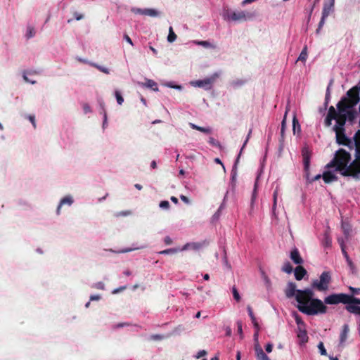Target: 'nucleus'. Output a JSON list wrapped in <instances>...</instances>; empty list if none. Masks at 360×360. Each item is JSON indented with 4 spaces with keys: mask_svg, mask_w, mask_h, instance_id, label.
I'll list each match as a JSON object with an SVG mask.
<instances>
[{
    "mask_svg": "<svg viewBox=\"0 0 360 360\" xmlns=\"http://www.w3.org/2000/svg\"><path fill=\"white\" fill-rule=\"evenodd\" d=\"M209 143L213 146H219V142L213 137H210Z\"/></svg>",
    "mask_w": 360,
    "mask_h": 360,
    "instance_id": "nucleus-58",
    "label": "nucleus"
},
{
    "mask_svg": "<svg viewBox=\"0 0 360 360\" xmlns=\"http://www.w3.org/2000/svg\"><path fill=\"white\" fill-rule=\"evenodd\" d=\"M219 77V74L217 72L214 73L209 77H207L202 80H195L191 82V84L195 87L203 88L206 90H209L212 88V84Z\"/></svg>",
    "mask_w": 360,
    "mask_h": 360,
    "instance_id": "nucleus-7",
    "label": "nucleus"
},
{
    "mask_svg": "<svg viewBox=\"0 0 360 360\" xmlns=\"http://www.w3.org/2000/svg\"><path fill=\"white\" fill-rule=\"evenodd\" d=\"M345 309L349 313L360 315V307L354 304L346 305Z\"/></svg>",
    "mask_w": 360,
    "mask_h": 360,
    "instance_id": "nucleus-26",
    "label": "nucleus"
},
{
    "mask_svg": "<svg viewBox=\"0 0 360 360\" xmlns=\"http://www.w3.org/2000/svg\"><path fill=\"white\" fill-rule=\"evenodd\" d=\"M336 115V110L333 106H330L328 109L327 116L325 119V124L326 127H329L331 124L333 120H335Z\"/></svg>",
    "mask_w": 360,
    "mask_h": 360,
    "instance_id": "nucleus-19",
    "label": "nucleus"
},
{
    "mask_svg": "<svg viewBox=\"0 0 360 360\" xmlns=\"http://www.w3.org/2000/svg\"><path fill=\"white\" fill-rule=\"evenodd\" d=\"M322 244L325 248H330L332 245V239L328 232H325Z\"/></svg>",
    "mask_w": 360,
    "mask_h": 360,
    "instance_id": "nucleus-27",
    "label": "nucleus"
},
{
    "mask_svg": "<svg viewBox=\"0 0 360 360\" xmlns=\"http://www.w3.org/2000/svg\"><path fill=\"white\" fill-rule=\"evenodd\" d=\"M349 295L345 293H333L324 298L326 304H345L349 305Z\"/></svg>",
    "mask_w": 360,
    "mask_h": 360,
    "instance_id": "nucleus-5",
    "label": "nucleus"
},
{
    "mask_svg": "<svg viewBox=\"0 0 360 360\" xmlns=\"http://www.w3.org/2000/svg\"><path fill=\"white\" fill-rule=\"evenodd\" d=\"M295 277L297 281L302 280L307 274V270L301 265L297 266L294 271Z\"/></svg>",
    "mask_w": 360,
    "mask_h": 360,
    "instance_id": "nucleus-22",
    "label": "nucleus"
},
{
    "mask_svg": "<svg viewBox=\"0 0 360 360\" xmlns=\"http://www.w3.org/2000/svg\"><path fill=\"white\" fill-rule=\"evenodd\" d=\"M349 304H360V299L349 295Z\"/></svg>",
    "mask_w": 360,
    "mask_h": 360,
    "instance_id": "nucleus-39",
    "label": "nucleus"
},
{
    "mask_svg": "<svg viewBox=\"0 0 360 360\" xmlns=\"http://www.w3.org/2000/svg\"><path fill=\"white\" fill-rule=\"evenodd\" d=\"M164 338L163 335H151L150 338L153 340H161Z\"/></svg>",
    "mask_w": 360,
    "mask_h": 360,
    "instance_id": "nucleus-57",
    "label": "nucleus"
},
{
    "mask_svg": "<svg viewBox=\"0 0 360 360\" xmlns=\"http://www.w3.org/2000/svg\"><path fill=\"white\" fill-rule=\"evenodd\" d=\"M285 124H286V114L285 115V116L282 120V122H281V134L282 137H283V136H284Z\"/></svg>",
    "mask_w": 360,
    "mask_h": 360,
    "instance_id": "nucleus-45",
    "label": "nucleus"
},
{
    "mask_svg": "<svg viewBox=\"0 0 360 360\" xmlns=\"http://www.w3.org/2000/svg\"><path fill=\"white\" fill-rule=\"evenodd\" d=\"M195 43L198 45L202 46L205 48H214V46L207 41H196Z\"/></svg>",
    "mask_w": 360,
    "mask_h": 360,
    "instance_id": "nucleus-41",
    "label": "nucleus"
},
{
    "mask_svg": "<svg viewBox=\"0 0 360 360\" xmlns=\"http://www.w3.org/2000/svg\"><path fill=\"white\" fill-rule=\"evenodd\" d=\"M333 131L335 132L338 144L350 147L352 141L345 135V129H333Z\"/></svg>",
    "mask_w": 360,
    "mask_h": 360,
    "instance_id": "nucleus-9",
    "label": "nucleus"
},
{
    "mask_svg": "<svg viewBox=\"0 0 360 360\" xmlns=\"http://www.w3.org/2000/svg\"><path fill=\"white\" fill-rule=\"evenodd\" d=\"M94 66L95 68H96L98 70H99L100 71H101L102 72L105 73V74H109V70H108V68L102 67V66H100V65H96V64H94Z\"/></svg>",
    "mask_w": 360,
    "mask_h": 360,
    "instance_id": "nucleus-48",
    "label": "nucleus"
},
{
    "mask_svg": "<svg viewBox=\"0 0 360 360\" xmlns=\"http://www.w3.org/2000/svg\"><path fill=\"white\" fill-rule=\"evenodd\" d=\"M255 351L257 360H271L269 357L264 352L259 343H256L255 345Z\"/></svg>",
    "mask_w": 360,
    "mask_h": 360,
    "instance_id": "nucleus-16",
    "label": "nucleus"
},
{
    "mask_svg": "<svg viewBox=\"0 0 360 360\" xmlns=\"http://www.w3.org/2000/svg\"><path fill=\"white\" fill-rule=\"evenodd\" d=\"M73 202V200L72 198V197L70 196H66L65 198H63L60 202V204L58 205V208H57V214H60V208L61 207L65 205V204H67L68 205H71Z\"/></svg>",
    "mask_w": 360,
    "mask_h": 360,
    "instance_id": "nucleus-25",
    "label": "nucleus"
},
{
    "mask_svg": "<svg viewBox=\"0 0 360 360\" xmlns=\"http://www.w3.org/2000/svg\"><path fill=\"white\" fill-rule=\"evenodd\" d=\"M143 15H148L150 17H156L159 15V13L153 8H145L143 9Z\"/></svg>",
    "mask_w": 360,
    "mask_h": 360,
    "instance_id": "nucleus-29",
    "label": "nucleus"
},
{
    "mask_svg": "<svg viewBox=\"0 0 360 360\" xmlns=\"http://www.w3.org/2000/svg\"><path fill=\"white\" fill-rule=\"evenodd\" d=\"M336 124L333 127V129H345V125L347 121V115L345 112L336 111L335 118Z\"/></svg>",
    "mask_w": 360,
    "mask_h": 360,
    "instance_id": "nucleus-10",
    "label": "nucleus"
},
{
    "mask_svg": "<svg viewBox=\"0 0 360 360\" xmlns=\"http://www.w3.org/2000/svg\"><path fill=\"white\" fill-rule=\"evenodd\" d=\"M198 131H200L201 132H203V133L207 134L212 133V129L210 127H199V128H198Z\"/></svg>",
    "mask_w": 360,
    "mask_h": 360,
    "instance_id": "nucleus-47",
    "label": "nucleus"
},
{
    "mask_svg": "<svg viewBox=\"0 0 360 360\" xmlns=\"http://www.w3.org/2000/svg\"><path fill=\"white\" fill-rule=\"evenodd\" d=\"M322 177L326 184H329L337 179V176L329 171L324 172L322 174Z\"/></svg>",
    "mask_w": 360,
    "mask_h": 360,
    "instance_id": "nucleus-24",
    "label": "nucleus"
},
{
    "mask_svg": "<svg viewBox=\"0 0 360 360\" xmlns=\"http://www.w3.org/2000/svg\"><path fill=\"white\" fill-rule=\"evenodd\" d=\"M299 329L300 331L299 333L297 334L298 338L302 339L303 342H307L308 340V337L306 330L304 329L302 330L301 328Z\"/></svg>",
    "mask_w": 360,
    "mask_h": 360,
    "instance_id": "nucleus-32",
    "label": "nucleus"
},
{
    "mask_svg": "<svg viewBox=\"0 0 360 360\" xmlns=\"http://www.w3.org/2000/svg\"><path fill=\"white\" fill-rule=\"evenodd\" d=\"M353 103L347 97H342L337 104L338 111L346 112L347 109H349L355 106Z\"/></svg>",
    "mask_w": 360,
    "mask_h": 360,
    "instance_id": "nucleus-11",
    "label": "nucleus"
},
{
    "mask_svg": "<svg viewBox=\"0 0 360 360\" xmlns=\"http://www.w3.org/2000/svg\"><path fill=\"white\" fill-rule=\"evenodd\" d=\"M265 349L268 353L271 352L273 349V345L271 343H268L265 347Z\"/></svg>",
    "mask_w": 360,
    "mask_h": 360,
    "instance_id": "nucleus-62",
    "label": "nucleus"
},
{
    "mask_svg": "<svg viewBox=\"0 0 360 360\" xmlns=\"http://www.w3.org/2000/svg\"><path fill=\"white\" fill-rule=\"evenodd\" d=\"M306 173V178H307V181L309 182V183H311L314 181H316V180H319L321 179V177L322 176V175L321 174H317L314 177H313L312 179H310L309 178V172H305Z\"/></svg>",
    "mask_w": 360,
    "mask_h": 360,
    "instance_id": "nucleus-38",
    "label": "nucleus"
},
{
    "mask_svg": "<svg viewBox=\"0 0 360 360\" xmlns=\"http://www.w3.org/2000/svg\"><path fill=\"white\" fill-rule=\"evenodd\" d=\"M205 243L201 242H191L185 244L181 247V251L191 250L195 252H199V250L204 246Z\"/></svg>",
    "mask_w": 360,
    "mask_h": 360,
    "instance_id": "nucleus-12",
    "label": "nucleus"
},
{
    "mask_svg": "<svg viewBox=\"0 0 360 360\" xmlns=\"http://www.w3.org/2000/svg\"><path fill=\"white\" fill-rule=\"evenodd\" d=\"M166 245H171L172 243V240L170 237L166 236L164 240Z\"/></svg>",
    "mask_w": 360,
    "mask_h": 360,
    "instance_id": "nucleus-64",
    "label": "nucleus"
},
{
    "mask_svg": "<svg viewBox=\"0 0 360 360\" xmlns=\"http://www.w3.org/2000/svg\"><path fill=\"white\" fill-rule=\"evenodd\" d=\"M145 85L148 87V88H150L152 89H153L154 91H158V87H157V84L151 80V79H148L145 84Z\"/></svg>",
    "mask_w": 360,
    "mask_h": 360,
    "instance_id": "nucleus-36",
    "label": "nucleus"
},
{
    "mask_svg": "<svg viewBox=\"0 0 360 360\" xmlns=\"http://www.w3.org/2000/svg\"><path fill=\"white\" fill-rule=\"evenodd\" d=\"M74 17L77 20H80L84 18V15L82 14H79L77 12L74 13Z\"/></svg>",
    "mask_w": 360,
    "mask_h": 360,
    "instance_id": "nucleus-63",
    "label": "nucleus"
},
{
    "mask_svg": "<svg viewBox=\"0 0 360 360\" xmlns=\"http://www.w3.org/2000/svg\"><path fill=\"white\" fill-rule=\"evenodd\" d=\"M346 261L351 270L354 271L355 269V266L350 257L346 259Z\"/></svg>",
    "mask_w": 360,
    "mask_h": 360,
    "instance_id": "nucleus-54",
    "label": "nucleus"
},
{
    "mask_svg": "<svg viewBox=\"0 0 360 360\" xmlns=\"http://www.w3.org/2000/svg\"><path fill=\"white\" fill-rule=\"evenodd\" d=\"M115 96L116 97V99H117V102L119 105H122L124 102V98L122 96L120 92L119 91H115Z\"/></svg>",
    "mask_w": 360,
    "mask_h": 360,
    "instance_id": "nucleus-40",
    "label": "nucleus"
},
{
    "mask_svg": "<svg viewBox=\"0 0 360 360\" xmlns=\"http://www.w3.org/2000/svg\"><path fill=\"white\" fill-rule=\"evenodd\" d=\"M349 331V326L345 324L342 326V331L340 335V344L343 345L347 338V335Z\"/></svg>",
    "mask_w": 360,
    "mask_h": 360,
    "instance_id": "nucleus-23",
    "label": "nucleus"
},
{
    "mask_svg": "<svg viewBox=\"0 0 360 360\" xmlns=\"http://www.w3.org/2000/svg\"><path fill=\"white\" fill-rule=\"evenodd\" d=\"M318 348L319 349L320 354L321 355L326 356L327 355L326 349L324 347L323 343L322 342H320L318 345Z\"/></svg>",
    "mask_w": 360,
    "mask_h": 360,
    "instance_id": "nucleus-42",
    "label": "nucleus"
},
{
    "mask_svg": "<svg viewBox=\"0 0 360 360\" xmlns=\"http://www.w3.org/2000/svg\"><path fill=\"white\" fill-rule=\"evenodd\" d=\"M297 309L307 315L325 314L327 311V307L317 298L312 299L308 305L297 306Z\"/></svg>",
    "mask_w": 360,
    "mask_h": 360,
    "instance_id": "nucleus-2",
    "label": "nucleus"
},
{
    "mask_svg": "<svg viewBox=\"0 0 360 360\" xmlns=\"http://www.w3.org/2000/svg\"><path fill=\"white\" fill-rule=\"evenodd\" d=\"M31 74V72H27V71H25L23 72V79H25V82H31L32 84H35V81H30V79L27 78V74Z\"/></svg>",
    "mask_w": 360,
    "mask_h": 360,
    "instance_id": "nucleus-56",
    "label": "nucleus"
},
{
    "mask_svg": "<svg viewBox=\"0 0 360 360\" xmlns=\"http://www.w3.org/2000/svg\"><path fill=\"white\" fill-rule=\"evenodd\" d=\"M131 11L133 13H136V14H141V15H143V9L134 8L131 9Z\"/></svg>",
    "mask_w": 360,
    "mask_h": 360,
    "instance_id": "nucleus-60",
    "label": "nucleus"
},
{
    "mask_svg": "<svg viewBox=\"0 0 360 360\" xmlns=\"http://www.w3.org/2000/svg\"><path fill=\"white\" fill-rule=\"evenodd\" d=\"M347 98H349L352 103L353 105H356L360 100L359 95V88L357 86L352 87L347 92Z\"/></svg>",
    "mask_w": 360,
    "mask_h": 360,
    "instance_id": "nucleus-14",
    "label": "nucleus"
},
{
    "mask_svg": "<svg viewBox=\"0 0 360 360\" xmlns=\"http://www.w3.org/2000/svg\"><path fill=\"white\" fill-rule=\"evenodd\" d=\"M247 310H248V314H249V316H250V317L251 319V321H252V324L254 326V328L257 330V333L255 334V338H257L258 331L259 330V323H258V322H257V321L256 319V317L254 315L252 309V307L250 305L248 306Z\"/></svg>",
    "mask_w": 360,
    "mask_h": 360,
    "instance_id": "nucleus-18",
    "label": "nucleus"
},
{
    "mask_svg": "<svg viewBox=\"0 0 360 360\" xmlns=\"http://www.w3.org/2000/svg\"><path fill=\"white\" fill-rule=\"evenodd\" d=\"M176 34L174 33L172 27L169 28V34L167 36V41L170 43L174 41L176 39Z\"/></svg>",
    "mask_w": 360,
    "mask_h": 360,
    "instance_id": "nucleus-30",
    "label": "nucleus"
},
{
    "mask_svg": "<svg viewBox=\"0 0 360 360\" xmlns=\"http://www.w3.org/2000/svg\"><path fill=\"white\" fill-rule=\"evenodd\" d=\"M345 113L347 115V120H348L350 122H353L357 115V112L354 110H349Z\"/></svg>",
    "mask_w": 360,
    "mask_h": 360,
    "instance_id": "nucleus-28",
    "label": "nucleus"
},
{
    "mask_svg": "<svg viewBox=\"0 0 360 360\" xmlns=\"http://www.w3.org/2000/svg\"><path fill=\"white\" fill-rule=\"evenodd\" d=\"M177 252H178L177 249H176V248H170V249H167V250L160 251V254H163V255L170 254V253L174 254V253H177Z\"/></svg>",
    "mask_w": 360,
    "mask_h": 360,
    "instance_id": "nucleus-44",
    "label": "nucleus"
},
{
    "mask_svg": "<svg viewBox=\"0 0 360 360\" xmlns=\"http://www.w3.org/2000/svg\"><path fill=\"white\" fill-rule=\"evenodd\" d=\"M302 155L303 159L304 170L305 172H307L309 170L311 151L308 148L305 147L302 150Z\"/></svg>",
    "mask_w": 360,
    "mask_h": 360,
    "instance_id": "nucleus-13",
    "label": "nucleus"
},
{
    "mask_svg": "<svg viewBox=\"0 0 360 360\" xmlns=\"http://www.w3.org/2000/svg\"><path fill=\"white\" fill-rule=\"evenodd\" d=\"M252 18V15L243 11H231L227 13V18L229 20L242 22Z\"/></svg>",
    "mask_w": 360,
    "mask_h": 360,
    "instance_id": "nucleus-8",
    "label": "nucleus"
},
{
    "mask_svg": "<svg viewBox=\"0 0 360 360\" xmlns=\"http://www.w3.org/2000/svg\"><path fill=\"white\" fill-rule=\"evenodd\" d=\"M169 207V203L167 200L161 201L160 203V207L162 209H167Z\"/></svg>",
    "mask_w": 360,
    "mask_h": 360,
    "instance_id": "nucleus-51",
    "label": "nucleus"
},
{
    "mask_svg": "<svg viewBox=\"0 0 360 360\" xmlns=\"http://www.w3.org/2000/svg\"><path fill=\"white\" fill-rule=\"evenodd\" d=\"M353 139L356 148L355 158H360V130L356 131L353 137Z\"/></svg>",
    "mask_w": 360,
    "mask_h": 360,
    "instance_id": "nucleus-20",
    "label": "nucleus"
},
{
    "mask_svg": "<svg viewBox=\"0 0 360 360\" xmlns=\"http://www.w3.org/2000/svg\"><path fill=\"white\" fill-rule=\"evenodd\" d=\"M181 201H183L186 205H190L191 204L190 199L188 197H186L185 195H181Z\"/></svg>",
    "mask_w": 360,
    "mask_h": 360,
    "instance_id": "nucleus-59",
    "label": "nucleus"
},
{
    "mask_svg": "<svg viewBox=\"0 0 360 360\" xmlns=\"http://www.w3.org/2000/svg\"><path fill=\"white\" fill-rule=\"evenodd\" d=\"M331 281L332 277L330 272L323 271L320 275L319 279H316L312 281L311 287L319 292L326 291L328 289Z\"/></svg>",
    "mask_w": 360,
    "mask_h": 360,
    "instance_id": "nucleus-3",
    "label": "nucleus"
},
{
    "mask_svg": "<svg viewBox=\"0 0 360 360\" xmlns=\"http://www.w3.org/2000/svg\"><path fill=\"white\" fill-rule=\"evenodd\" d=\"M232 292H233V297L234 299L237 301V302H239L240 300V296L238 292V290L237 288L233 286L232 288Z\"/></svg>",
    "mask_w": 360,
    "mask_h": 360,
    "instance_id": "nucleus-43",
    "label": "nucleus"
},
{
    "mask_svg": "<svg viewBox=\"0 0 360 360\" xmlns=\"http://www.w3.org/2000/svg\"><path fill=\"white\" fill-rule=\"evenodd\" d=\"M28 118H29L30 121L32 122L34 128H36V122H35L34 115H29Z\"/></svg>",
    "mask_w": 360,
    "mask_h": 360,
    "instance_id": "nucleus-61",
    "label": "nucleus"
},
{
    "mask_svg": "<svg viewBox=\"0 0 360 360\" xmlns=\"http://www.w3.org/2000/svg\"><path fill=\"white\" fill-rule=\"evenodd\" d=\"M290 259L293 261V262L296 264L300 265L303 262V259L301 257L300 252L297 248H295L291 251L290 253Z\"/></svg>",
    "mask_w": 360,
    "mask_h": 360,
    "instance_id": "nucleus-21",
    "label": "nucleus"
},
{
    "mask_svg": "<svg viewBox=\"0 0 360 360\" xmlns=\"http://www.w3.org/2000/svg\"><path fill=\"white\" fill-rule=\"evenodd\" d=\"M94 288L98 289V290H104L105 285L103 282H98L94 285Z\"/></svg>",
    "mask_w": 360,
    "mask_h": 360,
    "instance_id": "nucleus-50",
    "label": "nucleus"
},
{
    "mask_svg": "<svg viewBox=\"0 0 360 360\" xmlns=\"http://www.w3.org/2000/svg\"><path fill=\"white\" fill-rule=\"evenodd\" d=\"M314 292L311 289L297 290L295 300L298 302V306L308 305L313 299Z\"/></svg>",
    "mask_w": 360,
    "mask_h": 360,
    "instance_id": "nucleus-6",
    "label": "nucleus"
},
{
    "mask_svg": "<svg viewBox=\"0 0 360 360\" xmlns=\"http://www.w3.org/2000/svg\"><path fill=\"white\" fill-rule=\"evenodd\" d=\"M277 195H278V191L275 190L274 192V195H273V198H274L273 209H275L276 207Z\"/></svg>",
    "mask_w": 360,
    "mask_h": 360,
    "instance_id": "nucleus-55",
    "label": "nucleus"
},
{
    "mask_svg": "<svg viewBox=\"0 0 360 360\" xmlns=\"http://www.w3.org/2000/svg\"><path fill=\"white\" fill-rule=\"evenodd\" d=\"M351 161V154L343 148L338 150L333 160L328 162L326 167L327 169L335 167V170L342 174L343 169H345Z\"/></svg>",
    "mask_w": 360,
    "mask_h": 360,
    "instance_id": "nucleus-1",
    "label": "nucleus"
},
{
    "mask_svg": "<svg viewBox=\"0 0 360 360\" xmlns=\"http://www.w3.org/2000/svg\"><path fill=\"white\" fill-rule=\"evenodd\" d=\"M335 0H329L328 2H325L322 11V15L323 18H327L334 7Z\"/></svg>",
    "mask_w": 360,
    "mask_h": 360,
    "instance_id": "nucleus-17",
    "label": "nucleus"
},
{
    "mask_svg": "<svg viewBox=\"0 0 360 360\" xmlns=\"http://www.w3.org/2000/svg\"><path fill=\"white\" fill-rule=\"evenodd\" d=\"M100 105H101V108L102 109V110L104 112V122H103V124H105V122H106L107 120V115H106V112H105V104H104V102L103 101H101L100 102Z\"/></svg>",
    "mask_w": 360,
    "mask_h": 360,
    "instance_id": "nucleus-52",
    "label": "nucleus"
},
{
    "mask_svg": "<svg viewBox=\"0 0 360 360\" xmlns=\"http://www.w3.org/2000/svg\"><path fill=\"white\" fill-rule=\"evenodd\" d=\"M326 18H323V15H322L321 18V20L319 23V26H318V28L316 30V32L319 33L320 30L322 28V27L323 26L324 23H325V20H326Z\"/></svg>",
    "mask_w": 360,
    "mask_h": 360,
    "instance_id": "nucleus-49",
    "label": "nucleus"
},
{
    "mask_svg": "<svg viewBox=\"0 0 360 360\" xmlns=\"http://www.w3.org/2000/svg\"><path fill=\"white\" fill-rule=\"evenodd\" d=\"M295 322L297 324L299 328H300L302 326H304V323L302 321V318L297 314H295Z\"/></svg>",
    "mask_w": 360,
    "mask_h": 360,
    "instance_id": "nucleus-37",
    "label": "nucleus"
},
{
    "mask_svg": "<svg viewBox=\"0 0 360 360\" xmlns=\"http://www.w3.org/2000/svg\"><path fill=\"white\" fill-rule=\"evenodd\" d=\"M307 58V47L304 46L301 51L297 60L305 62Z\"/></svg>",
    "mask_w": 360,
    "mask_h": 360,
    "instance_id": "nucleus-31",
    "label": "nucleus"
},
{
    "mask_svg": "<svg viewBox=\"0 0 360 360\" xmlns=\"http://www.w3.org/2000/svg\"><path fill=\"white\" fill-rule=\"evenodd\" d=\"M35 34L34 29L32 27H28L27 31V38H31L34 37Z\"/></svg>",
    "mask_w": 360,
    "mask_h": 360,
    "instance_id": "nucleus-46",
    "label": "nucleus"
},
{
    "mask_svg": "<svg viewBox=\"0 0 360 360\" xmlns=\"http://www.w3.org/2000/svg\"><path fill=\"white\" fill-rule=\"evenodd\" d=\"M297 286L296 284L293 282H289L287 285V287L285 290V296L288 298H291L294 296H296L297 294Z\"/></svg>",
    "mask_w": 360,
    "mask_h": 360,
    "instance_id": "nucleus-15",
    "label": "nucleus"
},
{
    "mask_svg": "<svg viewBox=\"0 0 360 360\" xmlns=\"http://www.w3.org/2000/svg\"><path fill=\"white\" fill-rule=\"evenodd\" d=\"M343 176H352L355 180L360 179V158H356L349 165L348 164L346 169H343L342 174Z\"/></svg>",
    "mask_w": 360,
    "mask_h": 360,
    "instance_id": "nucleus-4",
    "label": "nucleus"
},
{
    "mask_svg": "<svg viewBox=\"0 0 360 360\" xmlns=\"http://www.w3.org/2000/svg\"><path fill=\"white\" fill-rule=\"evenodd\" d=\"M292 266L289 262H285L282 267V271L287 274L292 273Z\"/></svg>",
    "mask_w": 360,
    "mask_h": 360,
    "instance_id": "nucleus-34",
    "label": "nucleus"
},
{
    "mask_svg": "<svg viewBox=\"0 0 360 360\" xmlns=\"http://www.w3.org/2000/svg\"><path fill=\"white\" fill-rule=\"evenodd\" d=\"M297 129H298V131H300V125L299 124L298 120L295 115L292 119V131L294 134H295Z\"/></svg>",
    "mask_w": 360,
    "mask_h": 360,
    "instance_id": "nucleus-33",
    "label": "nucleus"
},
{
    "mask_svg": "<svg viewBox=\"0 0 360 360\" xmlns=\"http://www.w3.org/2000/svg\"><path fill=\"white\" fill-rule=\"evenodd\" d=\"M349 290H350V292L353 294V295H358L359 294L360 292V288H354V287H349Z\"/></svg>",
    "mask_w": 360,
    "mask_h": 360,
    "instance_id": "nucleus-53",
    "label": "nucleus"
},
{
    "mask_svg": "<svg viewBox=\"0 0 360 360\" xmlns=\"http://www.w3.org/2000/svg\"><path fill=\"white\" fill-rule=\"evenodd\" d=\"M338 242L340 243V248H341V250H342V255L344 256V257L345 258V259H347L348 258H349L346 250H345V245H344V241L343 240H340V239H338Z\"/></svg>",
    "mask_w": 360,
    "mask_h": 360,
    "instance_id": "nucleus-35",
    "label": "nucleus"
}]
</instances>
